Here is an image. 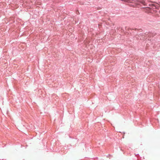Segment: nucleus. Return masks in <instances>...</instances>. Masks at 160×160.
Here are the masks:
<instances>
[{
	"instance_id": "f03ea898",
	"label": "nucleus",
	"mask_w": 160,
	"mask_h": 160,
	"mask_svg": "<svg viewBox=\"0 0 160 160\" xmlns=\"http://www.w3.org/2000/svg\"><path fill=\"white\" fill-rule=\"evenodd\" d=\"M36 4L39 5H41L42 4L41 2H36Z\"/></svg>"
},
{
	"instance_id": "f257e3e1",
	"label": "nucleus",
	"mask_w": 160,
	"mask_h": 160,
	"mask_svg": "<svg viewBox=\"0 0 160 160\" xmlns=\"http://www.w3.org/2000/svg\"><path fill=\"white\" fill-rule=\"evenodd\" d=\"M135 2L138 3H140L144 5H146V3L144 0H135Z\"/></svg>"
},
{
	"instance_id": "7ed1b4c3",
	"label": "nucleus",
	"mask_w": 160,
	"mask_h": 160,
	"mask_svg": "<svg viewBox=\"0 0 160 160\" xmlns=\"http://www.w3.org/2000/svg\"><path fill=\"white\" fill-rule=\"evenodd\" d=\"M159 13H160V11H159Z\"/></svg>"
}]
</instances>
